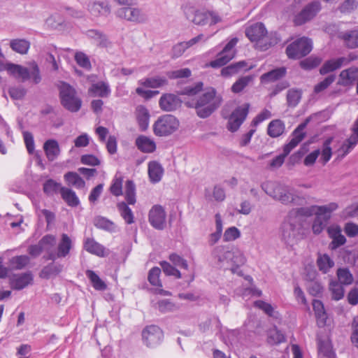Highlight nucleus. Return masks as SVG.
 <instances>
[{
	"instance_id": "1",
	"label": "nucleus",
	"mask_w": 358,
	"mask_h": 358,
	"mask_svg": "<svg viewBox=\"0 0 358 358\" xmlns=\"http://www.w3.org/2000/svg\"><path fill=\"white\" fill-rule=\"evenodd\" d=\"M222 96L217 94L215 88H210L202 94L194 103V108L197 116L205 119L210 117L221 106Z\"/></svg>"
},
{
	"instance_id": "2",
	"label": "nucleus",
	"mask_w": 358,
	"mask_h": 358,
	"mask_svg": "<svg viewBox=\"0 0 358 358\" xmlns=\"http://www.w3.org/2000/svg\"><path fill=\"white\" fill-rule=\"evenodd\" d=\"M265 192L273 199L280 201L284 205L296 203L300 197L296 191L289 186L280 183H269L262 185Z\"/></svg>"
},
{
	"instance_id": "3",
	"label": "nucleus",
	"mask_w": 358,
	"mask_h": 358,
	"mask_svg": "<svg viewBox=\"0 0 358 358\" xmlns=\"http://www.w3.org/2000/svg\"><path fill=\"white\" fill-rule=\"evenodd\" d=\"M58 87L61 104L71 112L78 111L81 108L82 101L76 95V90L65 82H61Z\"/></svg>"
},
{
	"instance_id": "4",
	"label": "nucleus",
	"mask_w": 358,
	"mask_h": 358,
	"mask_svg": "<svg viewBox=\"0 0 358 358\" xmlns=\"http://www.w3.org/2000/svg\"><path fill=\"white\" fill-rule=\"evenodd\" d=\"M267 31L262 22H257L245 29V35L251 41H256L262 50H266L277 43L275 40L268 41Z\"/></svg>"
},
{
	"instance_id": "5",
	"label": "nucleus",
	"mask_w": 358,
	"mask_h": 358,
	"mask_svg": "<svg viewBox=\"0 0 358 358\" xmlns=\"http://www.w3.org/2000/svg\"><path fill=\"white\" fill-rule=\"evenodd\" d=\"M216 251L222 255L218 256V261L220 262H224L227 264L225 267L226 269H230L233 273H237L239 274L238 269L239 266L243 265L245 262V259L243 255L237 249L226 250L223 247H218Z\"/></svg>"
},
{
	"instance_id": "6",
	"label": "nucleus",
	"mask_w": 358,
	"mask_h": 358,
	"mask_svg": "<svg viewBox=\"0 0 358 358\" xmlns=\"http://www.w3.org/2000/svg\"><path fill=\"white\" fill-rule=\"evenodd\" d=\"M313 48L312 41L306 37L296 39L289 44L285 52L289 59H299L308 55Z\"/></svg>"
},
{
	"instance_id": "7",
	"label": "nucleus",
	"mask_w": 358,
	"mask_h": 358,
	"mask_svg": "<svg viewBox=\"0 0 358 358\" xmlns=\"http://www.w3.org/2000/svg\"><path fill=\"white\" fill-rule=\"evenodd\" d=\"M179 120L172 115H163L158 117L153 125L155 135L167 136L175 132L179 127Z\"/></svg>"
},
{
	"instance_id": "8",
	"label": "nucleus",
	"mask_w": 358,
	"mask_h": 358,
	"mask_svg": "<svg viewBox=\"0 0 358 358\" xmlns=\"http://www.w3.org/2000/svg\"><path fill=\"white\" fill-rule=\"evenodd\" d=\"M337 208L338 204L336 203H330L328 205L317 208L316 217L312 226L314 234H319L323 231L331 217V213Z\"/></svg>"
},
{
	"instance_id": "9",
	"label": "nucleus",
	"mask_w": 358,
	"mask_h": 358,
	"mask_svg": "<svg viewBox=\"0 0 358 358\" xmlns=\"http://www.w3.org/2000/svg\"><path fill=\"white\" fill-rule=\"evenodd\" d=\"M300 221L297 217H292V213H289L287 220L285 221L282 227L283 240L289 245L294 244L300 234Z\"/></svg>"
},
{
	"instance_id": "10",
	"label": "nucleus",
	"mask_w": 358,
	"mask_h": 358,
	"mask_svg": "<svg viewBox=\"0 0 358 358\" xmlns=\"http://www.w3.org/2000/svg\"><path fill=\"white\" fill-rule=\"evenodd\" d=\"M163 338V331L157 325H148L142 331L143 342L148 348L157 346L162 341Z\"/></svg>"
},
{
	"instance_id": "11",
	"label": "nucleus",
	"mask_w": 358,
	"mask_h": 358,
	"mask_svg": "<svg viewBox=\"0 0 358 358\" xmlns=\"http://www.w3.org/2000/svg\"><path fill=\"white\" fill-rule=\"evenodd\" d=\"M250 104L244 103L237 107L231 114L227 123V129L231 131H236L248 116Z\"/></svg>"
},
{
	"instance_id": "12",
	"label": "nucleus",
	"mask_w": 358,
	"mask_h": 358,
	"mask_svg": "<svg viewBox=\"0 0 358 358\" xmlns=\"http://www.w3.org/2000/svg\"><path fill=\"white\" fill-rule=\"evenodd\" d=\"M117 17L134 23H143L147 20L146 15L139 8L125 6L117 10Z\"/></svg>"
},
{
	"instance_id": "13",
	"label": "nucleus",
	"mask_w": 358,
	"mask_h": 358,
	"mask_svg": "<svg viewBox=\"0 0 358 358\" xmlns=\"http://www.w3.org/2000/svg\"><path fill=\"white\" fill-rule=\"evenodd\" d=\"M311 120L310 117H307L302 123L298 125V127L294 130L292 134V138L290 141L285 145L283 151L285 155H289V152L293 150L297 145L302 141L306 136V132L303 131L305 128Z\"/></svg>"
},
{
	"instance_id": "14",
	"label": "nucleus",
	"mask_w": 358,
	"mask_h": 358,
	"mask_svg": "<svg viewBox=\"0 0 358 358\" xmlns=\"http://www.w3.org/2000/svg\"><path fill=\"white\" fill-rule=\"evenodd\" d=\"M320 10V3L313 1L306 6L294 17V24L297 26L302 25L313 19Z\"/></svg>"
},
{
	"instance_id": "15",
	"label": "nucleus",
	"mask_w": 358,
	"mask_h": 358,
	"mask_svg": "<svg viewBox=\"0 0 358 358\" xmlns=\"http://www.w3.org/2000/svg\"><path fill=\"white\" fill-rule=\"evenodd\" d=\"M150 224L158 230H162L166 226V212L160 205L154 206L149 212Z\"/></svg>"
},
{
	"instance_id": "16",
	"label": "nucleus",
	"mask_w": 358,
	"mask_h": 358,
	"mask_svg": "<svg viewBox=\"0 0 358 358\" xmlns=\"http://www.w3.org/2000/svg\"><path fill=\"white\" fill-rule=\"evenodd\" d=\"M182 100L174 94H164L159 99V104L160 108L166 112H172L178 110L182 106Z\"/></svg>"
},
{
	"instance_id": "17",
	"label": "nucleus",
	"mask_w": 358,
	"mask_h": 358,
	"mask_svg": "<svg viewBox=\"0 0 358 358\" xmlns=\"http://www.w3.org/2000/svg\"><path fill=\"white\" fill-rule=\"evenodd\" d=\"M185 15L189 21L196 25L203 26L208 22V11H201L192 6H185L184 8Z\"/></svg>"
},
{
	"instance_id": "18",
	"label": "nucleus",
	"mask_w": 358,
	"mask_h": 358,
	"mask_svg": "<svg viewBox=\"0 0 358 358\" xmlns=\"http://www.w3.org/2000/svg\"><path fill=\"white\" fill-rule=\"evenodd\" d=\"M348 64L349 60L345 57H341L336 59L327 60L321 66L320 73L321 75H326L341 68L343 66L348 65Z\"/></svg>"
},
{
	"instance_id": "19",
	"label": "nucleus",
	"mask_w": 358,
	"mask_h": 358,
	"mask_svg": "<svg viewBox=\"0 0 358 358\" xmlns=\"http://www.w3.org/2000/svg\"><path fill=\"white\" fill-rule=\"evenodd\" d=\"M357 80H358V67L352 66L343 70L340 73L338 84L342 86H348L352 85Z\"/></svg>"
},
{
	"instance_id": "20",
	"label": "nucleus",
	"mask_w": 358,
	"mask_h": 358,
	"mask_svg": "<svg viewBox=\"0 0 358 358\" xmlns=\"http://www.w3.org/2000/svg\"><path fill=\"white\" fill-rule=\"evenodd\" d=\"M286 74L287 68L281 66L262 74L260 80L262 83L275 82L284 78Z\"/></svg>"
},
{
	"instance_id": "21",
	"label": "nucleus",
	"mask_w": 358,
	"mask_h": 358,
	"mask_svg": "<svg viewBox=\"0 0 358 358\" xmlns=\"http://www.w3.org/2000/svg\"><path fill=\"white\" fill-rule=\"evenodd\" d=\"M32 281V274L30 272H27L20 275H14L11 279L10 285L13 289L20 290L31 284Z\"/></svg>"
},
{
	"instance_id": "22",
	"label": "nucleus",
	"mask_w": 358,
	"mask_h": 358,
	"mask_svg": "<svg viewBox=\"0 0 358 358\" xmlns=\"http://www.w3.org/2000/svg\"><path fill=\"white\" fill-rule=\"evenodd\" d=\"M352 133L342 146L343 155H347L358 143V119L354 122L351 129Z\"/></svg>"
},
{
	"instance_id": "23",
	"label": "nucleus",
	"mask_w": 358,
	"mask_h": 358,
	"mask_svg": "<svg viewBox=\"0 0 358 358\" xmlns=\"http://www.w3.org/2000/svg\"><path fill=\"white\" fill-rule=\"evenodd\" d=\"M136 119L141 131H145L148 127L150 114L148 110L143 105L136 108Z\"/></svg>"
},
{
	"instance_id": "24",
	"label": "nucleus",
	"mask_w": 358,
	"mask_h": 358,
	"mask_svg": "<svg viewBox=\"0 0 358 358\" xmlns=\"http://www.w3.org/2000/svg\"><path fill=\"white\" fill-rule=\"evenodd\" d=\"M84 248L90 253L99 257H104L106 255L105 254V248L95 241L94 238H87L84 242Z\"/></svg>"
},
{
	"instance_id": "25",
	"label": "nucleus",
	"mask_w": 358,
	"mask_h": 358,
	"mask_svg": "<svg viewBox=\"0 0 358 358\" xmlns=\"http://www.w3.org/2000/svg\"><path fill=\"white\" fill-rule=\"evenodd\" d=\"M164 169L162 165L155 161H152L148 164V175L150 181L153 183L161 180L163 176Z\"/></svg>"
},
{
	"instance_id": "26",
	"label": "nucleus",
	"mask_w": 358,
	"mask_h": 358,
	"mask_svg": "<svg viewBox=\"0 0 358 358\" xmlns=\"http://www.w3.org/2000/svg\"><path fill=\"white\" fill-rule=\"evenodd\" d=\"M136 145L143 152L151 153L156 149L155 143L145 136H140L136 139Z\"/></svg>"
},
{
	"instance_id": "27",
	"label": "nucleus",
	"mask_w": 358,
	"mask_h": 358,
	"mask_svg": "<svg viewBox=\"0 0 358 358\" xmlns=\"http://www.w3.org/2000/svg\"><path fill=\"white\" fill-rule=\"evenodd\" d=\"M43 149L49 161H54L59 155V144L55 140H48L43 145Z\"/></svg>"
},
{
	"instance_id": "28",
	"label": "nucleus",
	"mask_w": 358,
	"mask_h": 358,
	"mask_svg": "<svg viewBox=\"0 0 358 358\" xmlns=\"http://www.w3.org/2000/svg\"><path fill=\"white\" fill-rule=\"evenodd\" d=\"M138 83L145 87L159 88L168 84V80L164 76H154L147 78L144 80H139Z\"/></svg>"
},
{
	"instance_id": "29",
	"label": "nucleus",
	"mask_w": 358,
	"mask_h": 358,
	"mask_svg": "<svg viewBox=\"0 0 358 358\" xmlns=\"http://www.w3.org/2000/svg\"><path fill=\"white\" fill-rule=\"evenodd\" d=\"M7 70L10 74L15 77L20 78L22 82L30 78V73L28 69L20 65L9 64L7 66Z\"/></svg>"
},
{
	"instance_id": "30",
	"label": "nucleus",
	"mask_w": 358,
	"mask_h": 358,
	"mask_svg": "<svg viewBox=\"0 0 358 358\" xmlns=\"http://www.w3.org/2000/svg\"><path fill=\"white\" fill-rule=\"evenodd\" d=\"M71 248L72 241L70 237L66 234H62V238L59 243L57 248V257H65L69 253Z\"/></svg>"
},
{
	"instance_id": "31",
	"label": "nucleus",
	"mask_w": 358,
	"mask_h": 358,
	"mask_svg": "<svg viewBox=\"0 0 358 358\" xmlns=\"http://www.w3.org/2000/svg\"><path fill=\"white\" fill-rule=\"evenodd\" d=\"M341 38L347 48L355 49L358 48V30H350L343 33Z\"/></svg>"
},
{
	"instance_id": "32",
	"label": "nucleus",
	"mask_w": 358,
	"mask_h": 358,
	"mask_svg": "<svg viewBox=\"0 0 358 358\" xmlns=\"http://www.w3.org/2000/svg\"><path fill=\"white\" fill-rule=\"evenodd\" d=\"M284 122L279 119L272 120L268 126L267 133L272 138H276L282 135L285 131Z\"/></svg>"
},
{
	"instance_id": "33",
	"label": "nucleus",
	"mask_w": 358,
	"mask_h": 358,
	"mask_svg": "<svg viewBox=\"0 0 358 358\" xmlns=\"http://www.w3.org/2000/svg\"><path fill=\"white\" fill-rule=\"evenodd\" d=\"M89 92L92 93L93 96H99L104 98L110 94V90L107 83L101 81L92 84Z\"/></svg>"
},
{
	"instance_id": "34",
	"label": "nucleus",
	"mask_w": 358,
	"mask_h": 358,
	"mask_svg": "<svg viewBox=\"0 0 358 358\" xmlns=\"http://www.w3.org/2000/svg\"><path fill=\"white\" fill-rule=\"evenodd\" d=\"M87 37L94 39L97 45L102 48H106L110 43L106 34L97 29H90L86 31Z\"/></svg>"
},
{
	"instance_id": "35",
	"label": "nucleus",
	"mask_w": 358,
	"mask_h": 358,
	"mask_svg": "<svg viewBox=\"0 0 358 358\" xmlns=\"http://www.w3.org/2000/svg\"><path fill=\"white\" fill-rule=\"evenodd\" d=\"M90 10L94 16H107L110 13V8L107 2H94L91 5Z\"/></svg>"
},
{
	"instance_id": "36",
	"label": "nucleus",
	"mask_w": 358,
	"mask_h": 358,
	"mask_svg": "<svg viewBox=\"0 0 358 358\" xmlns=\"http://www.w3.org/2000/svg\"><path fill=\"white\" fill-rule=\"evenodd\" d=\"M60 194L62 199L67 203V204L72 207H76L79 204V199L77 197L75 192L66 187L60 188Z\"/></svg>"
},
{
	"instance_id": "37",
	"label": "nucleus",
	"mask_w": 358,
	"mask_h": 358,
	"mask_svg": "<svg viewBox=\"0 0 358 358\" xmlns=\"http://www.w3.org/2000/svg\"><path fill=\"white\" fill-rule=\"evenodd\" d=\"M117 208L120 215L127 224H131L134 222L133 212L125 202L122 201L117 203Z\"/></svg>"
},
{
	"instance_id": "38",
	"label": "nucleus",
	"mask_w": 358,
	"mask_h": 358,
	"mask_svg": "<svg viewBox=\"0 0 358 358\" xmlns=\"http://www.w3.org/2000/svg\"><path fill=\"white\" fill-rule=\"evenodd\" d=\"M11 49L21 55L26 54L30 47V43L25 39H13L10 42Z\"/></svg>"
},
{
	"instance_id": "39",
	"label": "nucleus",
	"mask_w": 358,
	"mask_h": 358,
	"mask_svg": "<svg viewBox=\"0 0 358 358\" xmlns=\"http://www.w3.org/2000/svg\"><path fill=\"white\" fill-rule=\"evenodd\" d=\"M62 270V266L54 262L49 264L43 267L40 273V277L42 278L48 279L51 276L56 275Z\"/></svg>"
},
{
	"instance_id": "40",
	"label": "nucleus",
	"mask_w": 358,
	"mask_h": 358,
	"mask_svg": "<svg viewBox=\"0 0 358 358\" xmlns=\"http://www.w3.org/2000/svg\"><path fill=\"white\" fill-rule=\"evenodd\" d=\"M247 64L244 61L231 64L221 70V75L224 77L231 76L238 73L241 69L245 68Z\"/></svg>"
},
{
	"instance_id": "41",
	"label": "nucleus",
	"mask_w": 358,
	"mask_h": 358,
	"mask_svg": "<svg viewBox=\"0 0 358 358\" xmlns=\"http://www.w3.org/2000/svg\"><path fill=\"white\" fill-rule=\"evenodd\" d=\"M64 179L69 185L74 186L76 188H83L85 185L83 179L76 172H67L64 175Z\"/></svg>"
},
{
	"instance_id": "42",
	"label": "nucleus",
	"mask_w": 358,
	"mask_h": 358,
	"mask_svg": "<svg viewBox=\"0 0 358 358\" xmlns=\"http://www.w3.org/2000/svg\"><path fill=\"white\" fill-rule=\"evenodd\" d=\"M318 351L325 358H336V355L333 350L331 343L328 341L320 340L318 342Z\"/></svg>"
},
{
	"instance_id": "43",
	"label": "nucleus",
	"mask_w": 358,
	"mask_h": 358,
	"mask_svg": "<svg viewBox=\"0 0 358 358\" xmlns=\"http://www.w3.org/2000/svg\"><path fill=\"white\" fill-rule=\"evenodd\" d=\"M302 92L300 90L292 88L287 91V101L289 107H296L301 99Z\"/></svg>"
},
{
	"instance_id": "44",
	"label": "nucleus",
	"mask_w": 358,
	"mask_h": 358,
	"mask_svg": "<svg viewBox=\"0 0 358 358\" xmlns=\"http://www.w3.org/2000/svg\"><path fill=\"white\" fill-rule=\"evenodd\" d=\"M125 199L128 204H135L136 200V185L132 180H128L125 184Z\"/></svg>"
},
{
	"instance_id": "45",
	"label": "nucleus",
	"mask_w": 358,
	"mask_h": 358,
	"mask_svg": "<svg viewBox=\"0 0 358 358\" xmlns=\"http://www.w3.org/2000/svg\"><path fill=\"white\" fill-rule=\"evenodd\" d=\"M252 80L253 77L251 76L241 77L233 84L231 92L236 94L241 92Z\"/></svg>"
},
{
	"instance_id": "46",
	"label": "nucleus",
	"mask_w": 358,
	"mask_h": 358,
	"mask_svg": "<svg viewBox=\"0 0 358 358\" xmlns=\"http://www.w3.org/2000/svg\"><path fill=\"white\" fill-rule=\"evenodd\" d=\"M86 275L90 279L92 286L96 290H104L106 289V283L93 271L87 270Z\"/></svg>"
},
{
	"instance_id": "47",
	"label": "nucleus",
	"mask_w": 358,
	"mask_h": 358,
	"mask_svg": "<svg viewBox=\"0 0 358 358\" xmlns=\"http://www.w3.org/2000/svg\"><path fill=\"white\" fill-rule=\"evenodd\" d=\"M94 224L97 228L104 229L108 231H114L115 229V224L106 217L98 216L94 218Z\"/></svg>"
},
{
	"instance_id": "48",
	"label": "nucleus",
	"mask_w": 358,
	"mask_h": 358,
	"mask_svg": "<svg viewBox=\"0 0 358 358\" xmlns=\"http://www.w3.org/2000/svg\"><path fill=\"white\" fill-rule=\"evenodd\" d=\"M329 290L331 293V297L336 301L341 299L344 296V289L343 285L337 281H331L329 282Z\"/></svg>"
},
{
	"instance_id": "49",
	"label": "nucleus",
	"mask_w": 358,
	"mask_h": 358,
	"mask_svg": "<svg viewBox=\"0 0 358 358\" xmlns=\"http://www.w3.org/2000/svg\"><path fill=\"white\" fill-rule=\"evenodd\" d=\"M267 341L271 345L279 344L285 341V336L275 327L268 331Z\"/></svg>"
},
{
	"instance_id": "50",
	"label": "nucleus",
	"mask_w": 358,
	"mask_h": 358,
	"mask_svg": "<svg viewBox=\"0 0 358 358\" xmlns=\"http://www.w3.org/2000/svg\"><path fill=\"white\" fill-rule=\"evenodd\" d=\"M233 58V53L223 54V52H221L216 59L210 62L209 66L212 68H220L227 64Z\"/></svg>"
},
{
	"instance_id": "51",
	"label": "nucleus",
	"mask_w": 358,
	"mask_h": 358,
	"mask_svg": "<svg viewBox=\"0 0 358 358\" xmlns=\"http://www.w3.org/2000/svg\"><path fill=\"white\" fill-rule=\"evenodd\" d=\"M338 282L341 285H350L353 281V276L347 268H338L337 271Z\"/></svg>"
},
{
	"instance_id": "52",
	"label": "nucleus",
	"mask_w": 358,
	"mask_h": 358,
	"mask_svg": "<svg viewBox=\"0 0 358 358\" xmlns=\"http://www.w3.org/2000/svg\"><path fill=\"white\" fill-rule=\"evenodd\" d=\"M62 187L61 184L57 182L52 179H49L45 181L43 184V192L48 196L53 195L55 193H57L58 191L60 192V188Z\"/></svg>"
},
{
	"instance_id": "53",
	"label": "nucleus",
	"mask_w": 358,
	"mask_h": 358,
	"mask_svg": "<svg viewBox=\"0 0 358 358\" xmlns=\"http://www.w3.org/2000/svg\"><path fill=\"white\" fill-rule=\"evenodd\" d=\"M161 269L159 267H153L148 273V280L149 282L156 287H162V284L159 280Z\"/></svg>"
},
{
	"instance_id": "54",
	"label": "nucleus",
	"mask_w": 358,
	"mask_h": 358,
	"mask_svg": "<svg viewBox=\"0 0 358 358\" xmlns=\"http://www.w3.org/2000/svg\"><path fill=\"white\" fill-rule=\"evenodd\" d=\"M317 264L320 271L327 273L334 265V263L327 255H324L319 257Z\"/></svg>"
},
{
	"instance_id": "55",
	"label": "nucleus",
	"mask_w": 358,
	"mask_h": 358,
	"mask_svg": "<svg viewBox=\"0 0 358 358\" xmlns=\"http://www.w3.org/2000/svg\"><path fill=\"white\" fill-rule=\"evenodd\" d=\"M307 289L309 294L314 296H320L324 290L322 284L317 280H310L307 285Z\"/></svg>"
},
{
	"instance_id": "56",
	"label": "nucleus",
	"mask_w": 358,
	"mask_h": 358,
	"mask_svg": "<svg viewBox=\"0 0 358 358\" xmlns=\"http://www.w3.org/2000/svg\"><path fill=\"white\" fill-rule=\"evenodd\" d=\"M122 182L123 178L122 176H115L110 187V191L112 194L115 196L122 194Z\"/></svg>"
},
{
	"instance_id": "57",
	"label": "nucleus",
	"mask_w": 358,
	"mask_h": 358,
	"mask_svg": "<svg viewBox=\"0 0 358 358\" xmlns=\"http://www.w3.org/2000/svg\"><path fill=\"white\" fill-rule=\"evenodd\" d=\"M75 60L77 64L82 68L90 70L92 68V65L89 57L86 54L83 52H78L75 55Z\"/></svg>"
},
{
	"instance_id": "58",
	"label": "nucleus",
	"mask_w": 358,
	"mask_h": 358,
	"mask_svg": "<svg viewBox=\"0 0 358 358\" xmlns=\"http://www.w3.org/2000/svg\"><path fill=\"white\" fill-rule=\"evenodd\" d=\"M44 251H49L55 246L56 238L53 235L48 234L44 236L38 242Z\"/></svg>"
},
{
	"instance_id": "59",
	"label": "nucleus",
	"mask_w": 358,
	"mask_h": 358,
	"mask_svg": "<svg viewBox=\"0 0 358 358\" xmlns=\"http://www.w3.org/2000/svg\"><path fill=\"white\" fill-rule=\"evenodd\" d=\"M336 80V76L331 74L325 78L322 81L317 84L314 87V92L315 93H320L326 90L331 84H332Z\"/></svg>"
},
{
	"instance_id": "60",
	"label": "nucleus",
	"mask_w": 358,
	"mask_h": 358,
	"mask_svg": "<svg viewBox=\"0 0 358 358\" xmlns=\"http://www.w3.org/2000/svg\"><path fill=\"white\" fill-rule=\"evenodd\" d=\"M317 207L318 206L299 208L294 211L290 212V213H292V217H297V215L309 217L313 214H315Z\"/></svg>"
},
{
	"instance_id": "61",
	"label": "nucleus",
	"mask_w": 358,
	"mask_h": 358,
	"mask_svg": "<svg viewBox=\"0 0 358 358\" xmlns=\"http://www.w3.org/2000/svg\"><path fill=\"white\" fill-rule=\"evenodd\" d=\"M160 265L162 268L164 273L166 275H173V276H175L178 279L181 278L180 272L178 269H176L175 267L171 266L169 262H165V261L162 262L160 263Z\"/></svg>"
},
{
	"instance_id": "62",
	"label": "nucleus",
	"mask_w": 358,
	"mask_h": 358,
	"mask_svg": "<svg viewBox=\"0 0 358 358\" xmlns=\"http://www.w3.org/2000/svg\"><path fill=\"white\" fill-rule=\"evenodd\" d=\"M203 83L198 82L194 86H187L180 92L181 95L194 96L200 92L203 89Z\"/></svg>"
},
{
	"instance_id": "63",
	"label": "nucleus",
	"mask_w": 358,
	"mask_h": 358,
	"mask_svg": "<svg viewBox=\"0 0 358 358\" xmlns=\"http://www.w3.org/2000/svg\"><path fill=\"white\" fill-rule=\"evenodd\" d=\"M320 63V59L310 57L301 61L300 66L305 70H311L317 67Z\"/></svg>"
},
{
	"instance_id": "64",
	"label": "nucleus",
	"mask_w": 358,
	"mask_h": 358,
	"mask_svg": "<svg viewBox=\"0 0 358 358\" xmlns=\"http://www.w3.org/2000/svg\"><path fill=\"white\" fill-rule=\"evenodd\" d=\"M350 340L352 343L358 348V316H355L352 322Z\"/></svg>"
}]
</instances>
